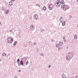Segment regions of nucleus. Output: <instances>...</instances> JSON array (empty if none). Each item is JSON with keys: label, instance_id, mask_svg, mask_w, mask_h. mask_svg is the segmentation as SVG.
<instances>
[{"label": "nucleus", "instance_id": "obj_1", "mask_svg": "<svg viewBox=\"0 0 78 78\" xmlns=\"http://www.w3.org/2000/svg\"><path fill=\"white\" fill-rule=\"evenodd\" d=\"M7 41L8 44H12L14 41V39L11 37H8L7 38Z\"/></svg>", "mask_w": 78, "mask_h": 78}, {"label": "nucleus", "instance_id": "obj_2", "mask_svg": "<svg viewBox=\"0 0 78 78\" xmlns=\"http://www.w3.org/2000/svg\"><path fill=\"white\" fill-rule=\"evenodd\" d=\"M73 55H72V54H69L68 55H66V60H68L70 59V60L72 58H73Z\"/></svg>", "mask_w": 78, "mask_h": 78}, {"label": "nucleus", "instance_id": "obj_3", "mask_svg": "<svg viewBox=\"0 0 78 78\" xmlns=\"http://www.w3.org/2000/svg\"><path fill=\"white\" fill-rule=\"evenodd\" d=\"M60 4H61V3H59V1L57 0L56 1L55 5L57 7H59V6H60Z\"/></svg>", "mask_w": 78, "mask_h": 78}, {"label": "nucleus", "instance_id": "obj_4", "mask_svg": "<svg viewBox=\"0 0 78 78\" xmlns=\"http://www.w3.org/2000/svg\"><path fill=\"white\" fill-rule=\"evenodd\" d=\"M69 6L68 5H65V7H64V8H63V10L64 11H66V9H69Z\"/></svg>", "mask_w": 78, "mask_h": 78}, {"label": "nucleus", "instance_id": "obj_5", "mask_svg": "<svg viewBox=\"0 0 78 78\" xmlns=\"http://www.w3.org/2000/svg\"><path fill=\"white\" fill-rule=\"evenodd\" d=\"M49 8L50 10H52L53 9V5L52 4H50L49 6Z\"/></svg>", "mask_w": 78, "mask_h": 78}, {"label": "nucleus", "instance_id": "obj_6", "mask_svg": "<svg viewBox=\"0 0 78 78\" xmlns=\"http://www.w3.org/2000/svg\"><path fill=\"white\" fill-rule=\"evenodd\" d=\"M34 17L35 18V20H37L38 19V15L37 14H35L34 16Z\"/></svg>", "mask_w": 78, "mask_h": 78}, {"label": "nucleus", "instance_id": "obj_7", "mask_svg": "<svg viewBox=\"0 0 78 78\" xmlns=\"http://www.w3.org/2000/svg\"><path fill=\"white\" fill-rule=\"evenodd\" d=\"M9 11V9H7L6 11H5V14H8Z\"/></svg>", "mask_w": 78, "mask_h": 78}, {"label": "nucleus", "instance_id": "obj_8", "mask_svg": "<svg viewBox=\"0 0 78 78\" xmlns=\"http://www.w3.org/2000/svg\"><path fill=\"white\" fill-rule=\"evenodd\" d=\"M59 21L61 22H63V18L62 17H60V18Z\"/></svg>", "mask_w": 78, "mask_h": 78}, {"label": "nucleus", "instance_id": "obj_9", "mask_svg": "<svg viewBox=\"0 0 78 78\" xmlns=\"http://www.w3.org/2000/svg\"><path fill=\"white\" fill-rule=\"evenodd\" d=\"M61 6L62 7V8H64L65 6V4L64 3L62 4Z\"/></svg>", "mask_w": 78, "mask_h": 78}, {"label": "nucleus", "instance_id": "obj_10", "mask_svg": "<svg viewBox=\"0 0 78 78\" xmlns=\"http://www.w3.org/2000/svg\"><path fill=\"white\" fill-rule=\"evenodd\" d=\"M9 5L10 6H12V2H10L9 3Z\"/></svg>", "mask_w": 78, "mask_h": 78}, {"label": "nucleus", "instance_id": "obj_11", "mask_svg": "<svg viewBox=\"0 0 78 78\" xmlns=\"http://www.w3.org/2000/svg\"><path fill=\"white\" fill-rule=\"evenodd\" d=\"M30 29H31V30H33V28H34V26L33 25H30Z\"/></svg>", "mask_w": 78, "mask_h": 78}, {"label": "nucleus", "instance_id": "obj_12", "mask_svg": "<svg viewBox=\"0 0 78 78\" xmlns=\"http://www.w3.org/2000/svg\"><path fill=\"white\" fill-rule=\"evenodd\" d=\"M59 44L60 46H61V45H62V42H61V41H60L59 43Z\"/></svg>", "mask_w": 78, "mask_h": 78}, {"label": "nucleus", "instance_id": "obj_13", "mask_svg": "<svg viewBox=\"0 0 78 78\" xmlns=\"http://www.w3.org/2000/svg\"><path fill=\"white\" fill-rule=\"evenodd\" d=\"M65 24H66V21H64L62 23V25L63 26H64V25H65Z\"/></svg>", "mask_w": 78, "mask_h": 78}, {"label": "nucleus", "instance_id": "obj_14", "mask_svg": "<svg viewBox=\"0 0 78 78\" xmlns=\"http://www.w3.org/2000/svg\"><path fill=\"white\" fill-rule=\"evenodd\" d=\"M20 64L22 66H23V61L22 60H21Z\"/></svg>", "mask_w": 78, "mask_h": 78}, {"label": "nucleus", "instance_id": "obj_15", "mask_svg": "<svg viewBox=\"0 0 78 78\" xmlns=\"http://www.w3.org/2000/svg\"><path fill=\"white\" fill-rule=\"evenodd\" d=\"M46 7L45 6H44L43 7V10H44V11H45V10H46Z\"/></svg>", "mask_w": 78, "mask_h": 78}, {"label": "nucleus", "instance_id": "obj_16", "mask_svg": "<svg viewBox=\"0 0 78 78\" xmlns=\"http://www.w3.org/2000/svg\"><path fill=\"white\" fill-rule=\"evenodd\" d=\"M16 44H17V41H15L13 44V46H15L16 45Z\"/></svg>", "mask_w": 78, "mask_h": 78}, {"label": "nucleus", "instance_id": "obj_17", "mask_svg": "<svg viewBox=\"0 0 78 78\" xmlns=\"http://www.w3.org/2000/svg\"><path fill=\"white\" fill-rule=\"evenodd\" d=\"M62 77L63 78H66V75L65 74H63L62 75Z\"/></svg>", "mask_w": 78, "mask_h": 78}, {"label": "nucleus", "instance_id": "obj_18", "mask_svg": "<svg viewBox=\"0 0 78 78\" xmlns=\"http://www.w3.org/2000/svg\"><path fill=\"white\" fill-rule=\"evenodd\" d=\"M74 39H76L77 38V36H76V35H75L74 36Z\"/></svg>", "mask_w": 78, "mask_h": 78}, {"label": "nucleus", "instance_id": "obj_19", "mask_svg": "<svg viewBox=\"0 0 78 78\" xmlns=\"http://www.w3.org/2000/svg\"><path fill=\"white\" fill-rule=\"evenodd\" d=\"M18 66H20L21 64H20V62H18Z\"/></svg>", "mask_w": 78, "mask_h": 78}, {"label": "nucleus", "instance_id": "obj_20", "mask_svg": "<svg viewBox=\"0 0 78 78\" xmlns=\"http://www.w3.org/2000/svg\"><path fill=\"white\" fill-rule=\"evenodd\" d=\"M2 56H6V54L5 53H3Z\"/></svg>", "mask_w": 78, "mask_h": 78}, {"label": "nucleus", "instance_id": "obj_21", "mask_svg": "<svg viewBox=\"0 0 78 78\" xmlns=\"http://www.w3.org/2000/svg\"><path fill=\"white\" fill-rule=\"evenodd\" d=\"M64 0H61V3H62V4L64 3Z\"/></svg>", "mask_w": 78, "mask_h": 78}, {"label": "nucleus", "instance_id": "obj_22", "mask_svg": "<svg viewBox=\"0 0 78 78\" xmlns=\"http://www.w3.org/2000/svg\"><path fill=\"white\" fill-rule=\"evenodd\" d=\"M29 44H30L31 45H32V44H33V43H32V42H31V41L29 42Z\"/></svg>", "mask_w": 78, "mask_h": 78}, {"label": "nucleus", "instance_id": "obj_23", "mask_svg": "<svg viewBox=\"0 0 78 78\" xmlns=\"http://www.w3.org/2000/svg\"><path fill=\"white\" fill-rule=\"evenodd\" d=\"M36 6H38V7H40V4H37L36 5Z\"/></svg>", "mask_w": 78, "mask_h": 78}, {"label": "nucleus", "instance_id": "obj_24", "mask_svg": "<svg viewBox=\"0 0 78 78\" xmlns=\"http://www.w3.org/2000/svg\"><path fill=\"white\" fill-rule=\"evenodd\" d=\"M41 32H42V33H43L44 31H45V30L44 29H42V30H41Z\"/></svg>", "mask_w": 78, "mask_h": 78}, {"label": "nucleus", "instance_id": "obj_25", "mask_svg": "<svg viewBox=\"0 0 78 78\" xmlns=\"http://www.w3.org/2000/svg\"><path fill=\"white\" fill-rule=\"evenodd\" d=\"M28 64V61H27L26 63V65H27Z\"/></svg>", "mask_w": 78, "mask_h": 78}, {"label": "nucleus", "instance_id": "obj_26", "mask_svg": "<svg viewBox=\"0 0 78 78\" xmlns=\"http://www.w3.org/2000/svg\"><path fill=\"white\" fill-rule=\"evenodd\" d=\"M59 45H59V44H56V47H59Z\"/></svg>", "mask_w": 78, "mask_h": 78}, {"label": "nucleus", "instance_id": "obj_27", "mask_svg": "<svg viewBox=\"0 0 78 78\" xmlns=\"http://www.w3.org/2000/svg\"><path fill=\"white\" fill-rule=\"evenodd\" d=\"M61 49V47H60L58 48V50H60Z\"/></svg>", "mask_w": 78, "mask_h": 78}, {"label": "nucleus", "instance_id": "obj_28", "mask_svg": "<svg viewBox=\"0 0 78 78\" xmlns=\"http://www.w3.org/2000/svg\"><path fill=\"white\" fill-rule=\"evenodd\" d=\"M41 56H44V54L43 53H42L41 54Z\"/></svg>", "mask_w": 78, "mask_h": 78}, {"label": "nucleus", "instance_id": "obj_29", "mask_svg": "<svg viewBox=\"0 0 78 78\" xmlns=\"http://www.w3.org/2000/svg\"><path fill=\"white\" fill-rule=\"evenodd\" d=\"M14 78H17V76H15L14 77Z\"/></svg>", "mask_w": 78, "mask_h": 78}, {"label": "nucleus", "instance_id": "obj_30", "mask_svg": "<svg viewBox=\"0 0 78 78\" xmlns=\"http://www.w3.org/2000/svg\"><path fill=\"white\" fill-rule=\"evenodd\" d=\"M20 59H18L17 60V62H20V61H20Z\"/></svg>", "mask_w": 78, "mask_h": 78}, {"label": "nucleus", "instance_id": "obj_31", "mask_svg": "<svg viewBox=\"0 0 78 78\" xmlns=\"http://www.w3.org/2000/svg\"><path fill=\"white\" fill-rule=\"evenodd\" d=\"M2 10H5V8L2 7Z\"/></svg>", "mask_w": 78, "mask_h": 78}, {"label": "nucleus", "instance_id": "obj_32", "mask_svg": "<svg viewBox=\"0 0 78 78\" xmlns=\"http://www.w3.org/2000/svg\"><path fill=\"white\" fill-rule=\"evenodd\" d=\"M50 67H51V65H49L48 67L49 68H50Z\"/></svg>", "mask_w": 78, "mask_h": 78}, {"label": "nucleus", "instance_id": "obj_33", "mask_svg": "<svg viewBox=\"0 0 78 78\" xmlns=\"http://www.w3.org/2000/svg\"><path fill=\"white\" fill-rule=\"evenodd\" d=\"M64 42H66V39H64Z\"/></svg>", "mask_w": 78, "mask_h": 78}, {"label": "nucleus", "instance_id": "obj_34", "mask_svg": "<svg viewBox=\"0 0 78 78\" xmlns=\"http://www.w3.org/2000/svg\"><path fill=\"white\" fill-rule=\"evenodd\" d=\"M19 72H21V70H19L18 71Z\"/></svg>", "mask_w": 78, "mask_h": 78}, {"label": "nucleus", "instance_id": "obj_35", "mask_svg": "<svg viewBox=\"0 0 78 78\" xmlns=\"http://www.w3.org/2000/svg\"><path fill=\"white\" fill-rule=\"evenodd\" d=\"M2 59L1 58H0V62H1V61H2Z\"/></svg>", "mask_w": 78, "mask_h": 78}, {"label": "nucleus", "instance_id": "obj_36", "mask_svg": "<svg viewBox=\"0 0 78 78\" xmlns=\"http://www.w3.org/2000/svg\"><path fill=\"white\" fill-rule=\"evenodd\" d=\"M69 18H72V16H69Z\"/></svg>", "mask_w": 78, "mask_h": 78}, {"label": "nucleus", "instance_id": "obj_37", "mask_svg": "<svg viewBox=\"0 0 78 78\" xmlns=\"http://www.w3.org/2000/svg\"><path fill=\"white\" fill-rule=\"evenodd\" d=\"M36 43L34 42V45L36 44Z\"/></svg>", "mask_w": 78, "mask_h": 78}, {"label": "nucleus", "instance_id": "obj_38", "mask_svg": "<svg viewBox=\"0 0 78 78\" xmlns=\"http://www.w3.org/2000/svg\"><path fill=\"white\" fill-rule=\"evenodd\" d=\"M10 32H12V30H9Z\"/></svg>", "mask_w": 78, "mask_h": 78}, {"label": "nucleus", "instance_id": "obj_39", "mask_svg": "<svg viewBox=\"0 0 78 78\" xmlns=\"http://www.w3.org/2000/svg\"><path fill=\"white\" fill-rule=\"evenodd\" d=\"M63 38V39H65V37H64Z\"/></svg>", "mask_w": 78, "mask_h": 78}, {"label": "nucleus", "instance_id": "obj_40", "mask_svg": "<svg viewBox=\"0 0 78 78\" xmlns=\"http://www.w3.org/2000/svg\"><path fill=\"white\" fill-rule=\"evenodd\" d=\"M75 78H78V76L76 77Z\"/></svg>", "mask_w": 78, "mask_h": 78}, {"label": "nucleus", "instance_id": "obj_41", "mask_svg": "<svg viewBox=\"0 0 78 78\" xmlns=\"http://www.w3.org/2000/svg\"><path fill=\"white\" fill-rule=\"evenodd\" d=\"M12 2H14L15 0H12Z\"/></svg>", "mask_w": 78, "mask_h": 78}, {"label": "nucleus", "instance_id": "obj_42", "mask_svg": "<svg viewBox=\"0 0 78 78\" xmlns=\"http://www.w3.org/2000/svg\"><path fill=\"white\" fill-rule=\"evenodd\" d=\"M51 41H52V42H53L54 41L53 40H52Z\"/></svg>", "mask_w": 78, "mask_h": 78}, {"label": "nucleus", "instance_id": "obj_43", "mask_svg": "<svg viewBox=\"0 0 78 78\" xmlns=\"http://www.w3.org/2000/svg\"><path fill=\"white\" fill-rule=\"evenodd\" d=\"M76 1L77 2H78V0H76Z\"/></svg>", "mask_w": 78, "mask_h": 78}, {"label": "nucleus", "instance_id": "obj_44", "mask_svg": "<svg viewBox=\"0 0 78 78\" xmlns=\"http://www.w3.org/2000/svg\"><path fill=\"white\" fill-rule=\"evenodd\" d=\"M7 37H9V36L7 35Z\"/></svg>", "mask_w": 78, "mask_h": 78}, {"label": "nucleus", "instance_id": "obj_45", "mask_svg": "<svg viewBox=\"0 0 78 78\" xmlns=\"http://www.w3.org/2000/svg\"><path fill=\"white\" fill-rule=\"evenodd\" d=\"M1 24V22H0V25Z\"/></svg>", "mask_w": 78, "mask_h": 78}]
</instances>
